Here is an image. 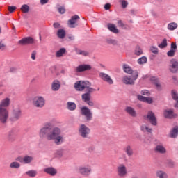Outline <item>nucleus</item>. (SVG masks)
Instances as JSON below:
<instances>
[{"label":"nucleus","mask_w":178,"mask_h":178,"mask_svg":"<svg viewBox=\"0 0 178 178\" xmlns=\"http://www.w3.org/2000/svg\"><path fill=\"white\" fill-rule=\"evenodd\" d=\"M60 129L53 127L52 124L47 122L42 127L39 132L40 138H46L48 141H54L56 145H60L63 143V136H60Z\"/></svg>","instance_id":"obj_1"},{"label":"nucleus","mask_w":178,"mask_h":178,"mask_svg":"<svg viewBox=\"0 0 178 178\" xmlns=\"http://www.w3.org/2000/svg\"><path fill=\"white\" fill-rule=\"evenodd\" d=\"M22 117V110L19 107H14L10 115L11 122H17Z\"/></svg>","instance_id":"obj_2"},{"label":"nucleus","mask_w":178,"mask_h":178,"mask_svg":"<svg viewBox=\"0 0 178 178\" xmlns=\"http://www.w3.org/2000/svg\"><path fill=\"white\" fill-rule=\"evenodd\" d=\"M8 119H9V111L8 109L0 108V123H7Z\"/></svg>","instance_id":"obj_3"},{"label":"nucleus","mask_w":178,"mask_h":178,"mask_svg":"<svg viewBox=\"0 0 178 178\" xmlns=\"http://www.w3.org/2000/svg\"><path fill=\"white\" fill-rule=\"evenodd\" d=\"M34 158L31 156L26 155L23 156H18L15 158V161L17 162H20V163H24L25 165H29V163H31L33 162Z\"/></svg>","instance_id":"obj_4"},{"label":"nucleus","mask_w":178,"mask_h":178,"mask_svg":"<svg viewBox=\"0 0 178 178\" xmlns=\"http://www.w3.org/2000/svg\"><path fill=\"white\" fill-rule=\"evenodd\" d=\"M33 105L36 108H42L45 105V99L42 96H36L33 99Z\"/></svg>","instance_id":"obj_5"},{"label":"nucleus","mask_w":178,"mask_h":178,"mask_svg":"<svg viewBox=\"0 0 178 178\" xmlns=\"http://www.w3.org/2000/svg\"><path fill=\"white\" fill-rule=\"evenodd\" d=\"M169 70L170 73L176 74L178 72V60L172 58L170 60Z\"/></svg>","instance_id":"obj_6"},{"label":"nucleus","mask_w":178,"mask_h":178,"mask_svg":"<svg viewBox=\"0 0 178 178\" xmlns=\"http://www.w3.org/2000/svg\"><path fill=\"white\" fill-rule=\"evenodd\" d=\"M90 86V82L79 81L75 83L74 88L76 91H83L85 88H87Z\"/></svg>","instance_id":"obj_7"},{"label":"nucleus","mask_w":178,"mask_h":178,"mask_svg":"<svg viewBox=\"0 0 178 178\" xmlns=\"http://www.w3.org/2000/svg\"><path fill=\"white\" fill-rule=\"evenodd\" d=\"M163 116L165 119H176L178 115L177 113H175L173 109L169 108L164 110Z\"/></svg>","instance_id":"obj_8"},{"label":"nucleus","mask_w":178,"mask_h":178,"mask_svg":"<svg viewBox=\"0 0 178 178\" xmlns=\"http://www.w3.org/2000/svg\"><path fill=\"white\" fill-rule=\"evenodd\" d=\"M80 20V17L79 15H75L71 17L70 20H68L67 24L69 27L71 29H74V27H77L79 24H77V22Z\"/></svg>","instance_id":"obj_9"},{"label":"nucleus","mask_w":178,"mask_h":178,"mask_svg":"<svg viewBox=\"0 0 178 178\" xmlns=\"http://www.w3.org/2000/svg\"><path fill=\"white\" fill-rule=\"evenodd\" d=\"M147 119L149 120V123L152 124V126H156V124H158V120H156V117L155 116V113H154V112L148 111Z\"/></svg>","instance_id":"obj_10"},{"label":"nucleus","mask_w":178,"mask_h":178,"mask_svg":"<svg viewBox=\"0 0 178 178\" xmlns=\"http://www.w3.org/2000/svg\"><path fill=\"white\" fill-rule=\"evenodd\" d=\"M79 133L83 138H87L88 137V127L84 124H81L79 127Z\"/></svg>","instance_id":"obj_11"},{"label":"nucleus","mask_w":178,"mask_h":178,"mask_svg":"<svg viewBox=\"0 0 178 178\" xmlns=\"http://www.w3.org/2000/svg\"><path fill=\"white\" fill-rule=\"evenodd\" d=\"M99 77L100 79H102V80H103V81H105L110 85L113 84V80L112 79V78H111V76L108 75V74H105L104 72H100Z\"/></svg>","instance_id":"obj_12"},{"label":"nucleus","mask_w":178,"mask_h":178,"mask_svg":"<svg viewBox=\"0 0 178 178\" xmlns=\"http://www.w3.org/2000/svg\"><path fill=\"white\" fill-rule=\"evenodd\" d=\"M117 170L118 176H120V177H124V176H126V175H127V170L126 168V166L123 164H120L118 167Z\"/></svg>","instance_id":"obj_13"},{"label":"nucleus","mask_w":178,"mask_h":178,"mask_svg":"<svg viewBox=\"0 0 178 178\" xmlns=\"http://www.w3.org/2000/svg\"><path fill=\"white\" fill-rule=\"evenodd\" d=\"M137 99L138 101H141L142 102H145L146 104H153L154 99L152 97H147L145 96H143L141 95H137Z\"/></svg>","instance_id":"obj_14"},{"label":"nucleus","mask_w":178,"mask_h":178,"mask_svg":"<svg viewBox=\"0 0 178 178\" xmlns=\"http://www.w3.org/2000/svg\"><path fill=\"white\" fill-rule=\"evenodd\" d=\"M122 82L127 86H134L136 84V81L131 79V76H124Z\"/></svg>","instance_id":"obj_15"},{"label":"nucleus","mask_w":178,"mask_h":178,"mask_svg":"<svg viewBox=\"0 0 178 178\" xmlns=\"http://www.w3.org/2000/svg\"><path fill=\"white\" fill-rule=\"evenodd\" d=\"M34 42V40L32 38L28 37L24 38L19 41H18V44L19 45H29V44H33Z\"/></svg>","instance_id":"obj_16"},{"label":"nucleus","mask_w":178,"mask_h":178,"mask_svg":"<svg viewBox=\"0 0 178 178\" xmlns=\"http://www.w3.org/2000/svg\"><path fill=\"white\" fill-rule=\"evenodd\" d=\"M10 105V99L5 98L0 102V109H8V106Z\"/></svg>","instance_id":"obj_17"},{"label":"nucleus","mask_w":178,"mask_h":178,"mask_svg":"<svg viewBox=\"0 0 178 178\" xmlns=\"http://www.w3.org/2000/svg\"><path fill=\"white\" fill-rule=\"evenodd\" d=\"M150 81L155 86V87H156V88L159 91L162 90V87L161 86V83H159V79L156 78V76H152L150 77Z\"/></svg>","instance_id":"obj_18"},{"label":"nucleus","mask_w":178,"mask_h":178,"mask_svg":"<svg viewBox=\"0 0 178 178\" xmlns=\"http://www.w3.org/2000/svg\"><path fill=\"white\" fill-rule=\"evenodd\" d=\"M125 112H127V113L130 115V116H131L132 118H136L137 117V112L136 111L134 108H133L131 106H127L125 108Z\"/></svg>","instance_id":"obj_19"},{"label":"nucleus","mask_w":178,"mask_h":178,"mask_svg":"<svg viewBox=\"0 0 178 178\" xmlns=\"http://www.w3.org/2000/svg\"><path fill=\"white\" fill-rule=\"evenodd\" d=\"M81 113L83 116H85L88 120L90 118V109L86 106L81 107Z\"/></svg>","instance_id":"obj_20"},{"label":"nucleus","mask_w":178,"mask_h":178,"mask_svg":"<svg viewBox=\"0 0 178 178\" xmlns=\"http://www.w3.org/2000/svg\"><path fill=\"white\" fill-rule=\"evenodd\" d=\"M60 88V82L58 80H54L51 84L52 91H59Z\"/></svg>","instance_id":"obj_21"},{"label":"nucleus","mask_w":178,"mask_h":178,"mask_svg":"<svg viewBox=\"0 0 178 178\" xmlns=\"http://www.w3.org/2000/svg\"><path fill=\"white\" fill-rule=\"evenodd\" d=\"M88 69H90L88 65H81L76 67V72H77V73H81V72H86V70H88Z\"/></svg>","instance_id":"obj_22"},{"label":"nucleus","mask_w":178,"mask_h":178,"mask_svg":"<svg viewBox=\"0 0 178 178\" xmlns=\"http://www.w3.org/2000/svg\"><path fill=\"white\" fill-rule=\"evenodd\" d=\"M107 29L111 31V33H114V34H119V29H118L116 25L113 24H108Z\"/></svg>","instance_id":"obj_23"},{"label":"nucleus","mask_w":178,"mask_h":178,"mask_svg":"<svg viewBox=\"0 0 178 178\" xmlns=\"http://www.w3.org/2000/svg\"><path fill=\"white\" fill-rule=\"evenodd\" d=\"M44 172H45V173H47L48 175H50L51 176H55V175L58 173V171L56 170V169L52 167H49L45 168L44 170Z\"/></svg>","instance_id":"obj_24"},{"label":"nucleus","mask_w":178,"mask_h":178,"mask_svg":"<svg viewBox=\"0 0 178 178\" xmlns=\"http://www.w3.org/2000/svg\"><path fill=\"white\" fill-rule=\"evenodd\" d=\"M78 172L83 176H88V174L90 173V169L86 167H80L78 169Z\"/></svg>","instance_id":"obj_25"},{"label":"nucleus","mask_w":178,"mask_h":178,"mask_svg":"<svg viewBox=\"0 0 178 178\" xmlns=\"http://www.w3.org/2000/svg\"><path fill=\"white\" fill-rule=\"evenodd\" d=\"M123 70L124 73H127V74H133V69H131V67L129 66L127 64H124L123 66Z\"/></svg>","instance_id":"obj_26"},{"label":"nucleus","mask_w":178,"mask_h":178,"mask_svg":"<svg viewBox=\"0 0 178 178\" xmlns=\"http://www.w3.org/2000/svg\"><path fill=\"white\" fill-rule=\"evenodd\" d=\"M66 54V49L61 48L56 53V58H62Z\"/></svg>","instance_id":"obj_27"},{"label":"nucleus","mask_w":178,"mask_h":178,"mask_svg":"<svg viewBox=\"0 0 178 178\" xmlns=\"http://www.w3.org/2000/svg\"><path fill=\"white\" fill-rule=\"evenodd\" d=\"M10 169H20V163L17 161H13L10 163Z\"/></svg>","instance_id":"obj_28"},{"label":"nucleus","mask_w":178,"mask_h":178,"mask_svg":"<svg viewBox=\"0 0 178 178\" xmlns=\"http://www.w3.org/2000/svg\"><path fill=\"white\" fill-rule=\"evenodd\" d=\"M67 108L69 111H75L76 108H77V106L74 102H68L67 103Z\"/></svg>","instance_id":"obj_29"},{"label":"nucleus","mask_w":178,"mask_h":178,"mask_svg":"<svg viewBox=\"0 0 178 178\" xmlns=\"http://www.w3.org/2000/svg\"><path fill=\"white\" fill-rule=\"evenodd\" d=\"M156 152H159V154H165L166 153V149L164 148L163 146L161 145H158L155 148Z\"/></svg>","instance_id":"obj_30"},{"label":"nucleus","mask_w":178,"mask_h":178,"mask_svg":"<svg viewBox=\"0 0 178 178\" xmlns=\"http://www.w3.org/2000/svg\"><path fill=\"white\" fill-rule=\"evenodd\" d=\"M82 100L84 102H86V104H88V105H90V92L82 95Z\"/></svg>","instance_id":"obj_31"},{"label":"nucleus","mask_w":178,"mask_h":178,"mask_svg":"<svg viewBox=\"0 0 178 178\" xmlns=\"http://www.w3.org/2000/svg\"><path fill=\"white\" fill-rule=\"evenodd\" d=\"M156 176L159 178H168V174L161 170L157 171L156 172Z\"/></svg>","instance_id":"obj_32"},{"label":"nucleus","mask_w":178,"mask_h":178,"mask_svg":"<svg viewBox=\"0 0 178 178\" xmlns=\"http://www.w3.org/2000/svg\"><path fill=\"white\" fill-rule=\"evenodd\" d=\"M21 12H22V13H29V12H30V6L27 4L22 5L21 7Z\"/></svg>","instance_id":"obj_33"},{"label":"nucleus","mask_w":178,"mask_h":178,"mask_svg":"<svg viewBox=\"0 0 178 178\" xmlns=\"http://www.w3.org/2000/svg\"><path fill=\"white\" fill-rule=\"evenodd\" d=\"M177 133H178V127H175L172 129L170 133V137L171 138H176L177 137Z\"/></svg>","instance_id":"obj_34"},{"label":"nucleus","mask_w":178,"mask_h":178,"mask_svg":"<svg viewBox=\"0 0 178 178\" xmlns=\"http://www.w3.org/2000/svg\"><path fill=\"white\" fill-rule=\"evenodd\" d=\"M159 48H160L161 49H163V48H166V47H168V39L164 38L161 43L160 44L158 45Z\"/></svg>","instance_id":"obj_35"},{"label":"nucleus","mask_w":178,"mask_h":178,"mask_svg":"<svg viewBox=\"0 0 178 178\" xmlns=\"http://www.w3.org/2000/svg\"><path fill=\"white\" fill-rule=\"evenodd\" d=\"M57 35L58 38H65V36L66 35V32L63 29H59L57 32Z\"/></svg>","instance_id":"obj_36"},{"label":"nucleus","mask_w":178,"mask_h":178,"mask_svg":"<svg viewBox=\"0 0 178 178\" xmlns=\"http://www.w3.org/2000/svg\"><path fill=\"white\" fill-rule=\"evenodd\" d=\"M168 30L173 31V30H176L177 29V24L175 22H171L168 24Z\"/></svg>","instance_id":"obj_37"},{"label":"nucleus","mask_w":178,"mask_h":178,"mask_svg":"<svg viewBox=\"0 0 178 178\" xmlns=\"http://www.w3.org/2000/svg\"><path fill=\"white\" fill-rule=\"evenodd\" d=\"M140 130H141V131H143V133H145V131H147V133H152V129L149 128L148 127H147L145 125H142L140 127Z\"/></svg>","instance_id":"obj_38"},{"label":"nucleus","mask_w":178,"mask_h":178,"mask_svg":"<svg viewBox=\"0 0 178 178\" xmlns=\"http://www.w3.org/2000/svg\"><path fill=\"white\" fill-rule=\"evenodd\" d=\"M124 151L126 154L128 155V156H131V155H133V149H131V147L130 145H128L124 149Z\"/></svg>","instance_id":"obj_39"},{"label":"nucleus","mask_w":178,"mask_h":178,"mask_svg":"<svg viewBox=\"0 0 178 178\" xmlns=\"http://www.w3.org/2000/svg\"><path fill=\"white\" fill-rule=\"evenodd\" d=\"M75 51L77 55H83V56H87L88 55V52L79 49H75Z\"/></svg>","instance_id":"obj_40"},{"label":"nucleus","mask_w":178,"mask_h":178,"mask_svg":"<svg viewBox=\"0 0 178 178\" xmlns=\"http://www.w3.org/2000/svg\"><path fill=\"white\" fill-rule=\"evenodd\" d=\"M26 175H27V176H29V177H35V176H37V172L35 170H29L27 171L26 172Z\"/></svg>","instance_id":"obj_41"},{"label":"nucleus","mask_w":178,"mask_h":178,"mask_svg":"<svg viewBox=\"0 0 178 178\" xmlns=\"http://www.w3.org/2000/svg\"><path fill=\"white\" fill-rule=\"evenodd\" d=\"M135 55H137L138 56L140 55H143V49H141V47H140V46L138 45L136 47Z\"/></svg>","instance_id":"obj_42"},{"label":"nucleus","mask_w":178,"mask_h":178,"mask_svg":"<svg viewBox=\"0 0 178 178\" xmlns=\"http://www.w3.org/2000/svg\"><path fill=\"white\" fill-rule=\"evenodd\" d=\"M147 57L142 56L141 58L138 59V65H144V63H147Z\"/></svg>","instance_id":"obj_43"},{"label":"nucleus","mask_w":178,"mask_h":178,"mask_svg":"<svg viewBox=\"0 0 178 178\" xmlns=\"http://www.w3.org/2000/svg\"><path fill=\"white\" fill-rule=\"evenodd\" d=\"M8 140H13V137H15V130H10L7 135Z\"/></svg>","instance_id":"obj_44"},{"label":"nucleus","mask_w":178,"mask_h":178,"mask_svg":"<svg viewBox=\"0 0 178 178\" xmlns=\"http://www.w3.org/2000/svg\"><path fill=\"white\" fill-rule=\"evenodd\" d=\"M119 2L121 3L122 9H126L129 5V2H127L126 0H120Z\"/></svg>","instance_id":"obj_45"},{"label":"nucleus","mask_w":178,"mask_h":178,"mask_svg":"<svg viewBox=\"0 0 178 178\" xmlns=\"http://www.w3.org/2000/svg\"><path fill=\"white\" fill-rule=\"evenodd\" d=\"M171 97L174 101H178V93L175 90L171 91Z\"/></svg>","instance_id":"obj_46"},{"label":"nucleus","mask_w":178,"mask_h":178,"mask_svg":"<svg viewBox=\"0 0 178 178\" xmlns=\"http://www.w3.org/2000/svg\"><path fill=\"white\" fill-rule=\"evenodd\" d=\"M55 156L56 158H62V156H63V149L57 150L55 153Z\"/></svg>","instance_id":"obj_47"},{"label":"nucleus","mask_w":178,"mask_h":178,"mask_svg":"<svg viewBox=\"0 0 178 178\" xmlns=\"http://www.w3.org/2000/svg\"><path fill=\"white\" fill-rule=\"evenodd\" d=\"M107 44H109L110 45H116V44H118V42L116 41V40L114 39H106Z\"/></svg>","instance_id":"obj_48"},{"label":"nucleus","mask_w":178,"mask_h":178,"mask_svg":"<svg viewBox=\"0 0 178 178\" xmlns=\"http://www.w3.org/2000/svg\"><path fill=\"white\" fill-rule=\"evenodd\" d=\"M132 78L134 81L138 79V71H137V70H134L132 73Z\"/></svg>","instance_id":"obj_49"},{"label":"nucleus","mask_w":178,"mask_h":178,"mask_svg":"<svg viewBox=\"0 0 178 178\" xmlns=\"http://www.w3.org/2000/svg\"><path fill=\"white\" fill-rule=\"evenodd\" d=\"M118 27H121L122 29H124V30H126L127 29V27H126V24H124L123 23V21L122 20H118Z\"/></svg>","instance_id":"obj_50"},{"label":"nucleus","mask_w":178,"mask_h":178,"mask_svg":"<svg viewBox=\"0 0 178 178\" xmlns=\"http://www.w3.org/2000/svg\"><path fill=\"white\" fill-rule=\"evenodd\" d=\"M150 51H151V52H152V54H154L155 55H158V54H159L158 48H156L154 46L150 47Z\"/></svg>","instance_id":"obj_51"},{"label":"nucleus","mask_w":178,"mask_h":178,"mask_svg":"<svg viewBox=\"0 0 178 178\" xmlns=\"http://www.w3.org/2000/svg\"><path fill=\"white\" fill-rule=\"evenodd\" d=\"M170 50L175 51L176 52V51H177V44H176V43H175V42H172Z\"/></svg>","instance_id":"obj_52"},{"label":"nucleus","mask_w":178,"mask_h":178,"mask_svg":"<svg viewBox=\"0 0 178 178\" xmlns=\"http://www.w3.org/2000/svg\"><path fill=\"white\" fill-rule=\"evenodd\" d=\"M140 93L142 94V95H147V97H149V95H151V92H149V90H141Z\"/></svg>","instance_id":"obj_53"},{"label":"nucleus","mask_w":178,"mask_h":178,"mask_svg":"<svg viewBox=\"0 0 178 178\" xmlns=\"http://www.w3.org/2000/svg\"><path fill=\"white\" fill-rule=\"evenodd\" d=\"M175 54H176V51H175L174 50H170L167 52V55L170 58H172V56L175 55Z\"/></svg>","instance_id":"obj_54"},{"label":"nucleus","mask_w":178,"mask_h":178,"mask_svg":"<svg viewBox=\"0 0 178 178\" xmlns=\"http://www.w3.org/2000/svg\"><path fill=\"white\" fill-rule=\"evenodd\" d=\"M90 106H94L95 108H98L99 104L97 102H91L90 101Z\"/></svg>","instance_id":"obj_55"},{"label":"nucleus","mask_w":178,"mask_h":178,"mask_svg":"<svg viewBox=\"0 0 178 178\" xmlns=\"http://www.w3.org/2000/svg\"><path fill=\"white\" fill-rule=\"evenodd\" d=\"M167 165L169 166V168H173L175 166V162H173L172 160H168Z\"/></svg>","instance_id":"obj_56"},{"label":"nucleus","mask_w":178,"mask_h":178,"mask_svg":"<svg viewBox=\"0 0 178 178\" xmlns=\"http://www.w3.org/2000/svg\"><path fill=\"white\" fill-rule=\"evenodd\" d=\"M58 10L59 13H60L61 15H63V13H65V12H66V10L65 9V8L62 7V6L58 8Z\"/></svg>","instance_id":"obj_57"},{"label":"nucleus","mask_w":178,"mask_h":178,"mask_svg":"<svg viewBox=\"0 0 178 178\" xmlns=\"http://www.w3.org/2000/svg\"><path fill=\"white\" fill-rule=\"evenodd\" d=\"M36 56H37V51H33L31 53V56L32 60H35Z\"/></svg>","instance_id":"obj_58"},{"label":"nucleus","mask_w":178,"mask_h":178,"mask_svg":"<svg viewBox=\"0 0 178 178\" xmlns=\"http://www.w3.org/2000/svg\"><path fill=\"white\" fill-rule=\"evenodd\" d=\"M8 10L10 13H13V12L16 10V6H8Z\"/></svg>","instance_id":"obj_59"},{"label":"nucleus","mask_w":178,"mask_h":178,"mask_svg":"<svg viewBox=\"0 0 178 178\" xmlns=\"http://www.w3.org/2000/svg\"><path fill=\"white\" fill-rule=\"evenodd\" d=\"M90 74H95V73H97V69L90 66Z\"/></svg>","instance_id":"obj_60"},{"label":"nucleus","mask_w":178,"mask_h":178,"mask_svg":"<svg viewBox=\"0 0 178 178\" xmlns=\"http://www.w3.org/2000/svg\"><path fill=\"white\" fill-rule=\"evenodd\" d=\"M104 9L105 10H109V9H111V3H106L105 5H104Z\"/></svg>","instance_id":"obj_61"},{"label":"nucleus","mask_w":178,"mask_h":178,"mask_svg":"<svg viewBox=\"0 0 178 178\" xmlns=\"http://www.w3.org/2000/svg\"><path fill=\"white\" fill-rule=\"evenodd\" d=\"M5 48H6V46L2 42H0V51H3Z\"/></svg>","instance_id":"obj_62"},{"label":"nucleus","mask_w":178,"mask_h":178,"mask_svg":"<svg viewBox=\"0 0 178 178\" xmlns=\"http://www.w3.org/2000/svg\"><path fill=\"white\" fill-rule=\"evenodd\" d=\"M172 80H173L174 84H175V85L178 84V80H177V77H176V76H172Z\"/></svg>","instance_id":"obj_63"},{"label":"nucleus","mask_w":178,"mask_h":178,"mask_svg":"<svg viewBox=\"0 0 178 178\" xmlns=\"http://www.w3.org/2000/svg\"><path fill=\"white\" fill-rule=\"evenodd\" d=\"M151 13L154 17H158V14L154 10H152Z\"/></svg>","instance_id":"obj_64"}]
</instances>
